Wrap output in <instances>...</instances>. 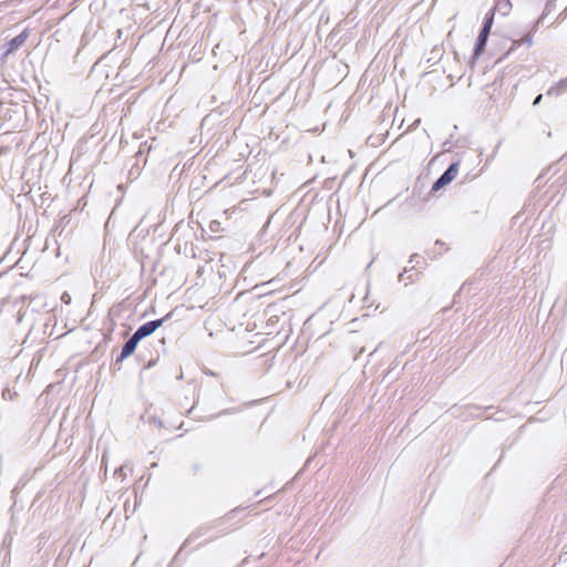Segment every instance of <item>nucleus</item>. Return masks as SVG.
Instances as JSON below:
<instances>
[{"mask_svg": "<svg viewBox=\"0 0 567 567\" xmlns=\"http://www.w3.org/2000/svg\"><path fill=\"white\" fill-rule=\"evenodd\" d=\"M458 162L452 163L444 173L434 182L432 186V190L437 192L439 189L443 188L447 184H450L457 175L458 172Z\"/></svg>", "mask_w": 567, "mask_h": 567, "instance_id": "f257e3e1", "label": "nucleus"}, {"mask_svg": "<svg viewBox=\"0 0 567 567\" xmlns=\"http://www.w3.org/2000/svg\"><path fill=\"white\" fill-rule=\"evenodd\" d=\"M168 317H169V315H166L165 317H163L161 319L147 321V322L143 323L142 326H140L133 334L136 338H138V340L141 341L142 339L154 333L165 322V320Z\"/></svg>", "mask_w": 567, "mask_h": 567, "instance_id": "f03ea898", "label": "nucleus"}, {"mask_svg": "<svg viewBox=\"0 0 567 567\" xmlns=\"http://www.w3.org/2000/svg\"><path fill=\"white\" fill-rule=\"evenodd\" d=\"M28 38H29V31L25 29L20 34H18L13 39H11L7 43V49L3 53V58H7L8 55H10L14 51H17L20 47H22Z\"/></svg>", "mask_w": 567, "mask_h": 567, "instance_id": "7ed1b4c3", "label": "nucleus"}, {"mask_svg": "<svg viewBox=\"0 0 567 567\" xmlns=\"http://www.w3.org/2000/svg\"><path fill=\"white\" fill-rule=\"evenodd\" d=\"M140 340L134 334H132L128 340L124 343L120 357L116 359V363L122 362L124 359L130 357L138 344Z\"/></svg>", "mask_w": 567, "mask_h": 567, "instance_id": "20e7f679", "label": "nucleus"}, {"mask_svg": "<svg viewBox=\"0 0 567 567\" xmlns=\"http://www.w3.org/2000/svg\"><path fill=\"white\" fill-rule=\"evenodd\" d=\"M489 33L491 32L481 29V32H480L476 43H475V48H474V52H473V56H472L473 60H476L484 52Z\"/></svg>", "mask_w": 567, "mask_h": 567, "instance_id": "39448f33", "label": "nucleus"}, {"mask_svg": "<svg viewBox=\"0 0 567 567\" xmlns=\"http://www.w3.org/2000/svg\"><path fill=\"white\" fill-rule=\"evenodd\" d=\"M566 91H567V78L560 80L558 83H556L555 85L550 86L547 90L546 94L548 96H559L560 94H563Z\"/></svg>", "mask_w": 567, "mask_h": 567, "instance_id": "423d86ee", "label": "nucleus"}, {"mask_svg": "<svg viewBox=\"0 0 567 567\" xmlns=\"http://www.w3.org/2000/svg\"><path fill=\"white\" fill-rule=\"evenodd\" d=\"M414 269V266L405 267L404 270L399 275V280L404 282V285L412 284L416 280L412 274H410Z\"/></svg>", "mask_w": 567, "mask_h": 567, "instance_id": "0eeeda50", "label": "nucleus"}, {"mask_svg": "<svg viewBox=\"0 0 567 567\" xmlns=\"http://www.w3.org/2000/svg\"><path fill=\"white\" fill-rule=\"evenodd\" d=\"M555 8V0H549L546 6H545V9L543 11V14L539 17V19L536 21L535 25H534V30L537 29V27L544 21V19L546 18V16L548 13H550V11Z\"/></svg>", "mask_w": 567, "mask_h": 567, "instance_id": "6e6552de", "label": "nucleus"}, {"mask_svg": "<svg viewBox=\"0 0 567 567\" xmlns=\"http://www.w3.org/2000/svg\"><path fill=\"white\" fill-rule=\"evenodd\" d=\"M522 43L526 44L527 47H532V45H533V43H534L533 34H532V33H528V34H526L522 40H515V41H513V44H512L511 50L516 49V48H517V47H519Z\"/></svg>", "mask_w": 567, "mask_h": 567, "instance_id": "1a4fd4ad", "label": "nucleus"}, {"mask_svg": "<svg viewBox=\"0 0 567 567\" xmlns=\"http://www.w3.org/2000/svg\"><path fill=\"white\" fill-rule=\"evenodd\" d=\"M495 9H497L503 14H507L512 9V3L509 0H498Z\"/></svg>", "mask_w": 567, "mask_h": 567, "instance_id": "9d476101", "label": "nucleus"}, {"mask_svg": "<svg viewBox=\"0 0 567 567\" xmlns=\"http://www.w3.org/2000/svg\"><path fill=\"white\" fill-rule=\"evenodd\" d=\"M493 21H494V10L492 9L485 17V21H484V24H483V30H486L488 32H491V29H492V25H493Z\"/></svg>", "mask_w": 567, "mask_h": 567, "instance_id": "9b49d317", "label": "nucleus"}, {"mask_svg": "<svg viewBox=\"0 0 567 567\" xmlns=\"http://www.w3.org/2000/svg\"><path fill=\"white\" fill-rule=\"evenodd\" d=\"M127 472H132V467L127 464L122 465L120 468L115 471V473L120 476H126Z\"/></svg>", "mask_w": 567, "mask_h": 567, "instance_id": "f8f14e48", "label": "nucleus"}, {"mask_svg": "<svg viewBox=\"0 0 567 567\" xmlns=\"http://www.w3.org/2000/svg\"><path fill=\"white\" fill-rule=\"evenodd\" d=\"M233 413V410L230 409H225L223 411H220L219 413L215 414V415H210L208 416L207 419H205V421H210V420H214L215 417L217 416H220V415H227V414H230Z\"/></svg>", "mask_w": 567, "mask_h": 567, "instance_id": "ddd939ff", "label": "nucleus"}, {"mask_svg": "<svg viewBox=\"0 0 567 567\" xmlns=\"http://www.w3.org/2000/svg\"><path fill=\"white\" fill-rule=\"evenodd\" d=\"M542 100H543V94H538V95L535 97V100H534V102H533V105H534V106L538 105V104L542 102Z\"/></svg>", "mask_w": 567, "mask_h": 567, "instance_id": "4468645a", "label": "nucleus"}, {"mask_svg": "<svg viewBox=\"0 0 567 567\" xmlns=\"http://www.w3.org/2000/svg\"><path fill=\"white\" fill-rule=\"evenodd\" d=\"M62 301L65 302V303H69L70 300H71V297L70 295H68L66 292H64L61 297Z\"/></svg>", "mask_w": 567, "mask_h": 567, "instance_id": "2eb2a0df", "label": "nucleus"}, {"mask_svg": "<svg viewBox=\"0 0 567 567\" xmlns=\"http://www.w3.org/2000/svg\"><path fill=\"white\" fill-rule=\"evenodd\" d=\"M421 120L417 118L413 122V124L411 125V128H415L419 124H420Z\"/></svg>", "mask_w": 567, "mask_h": 567, "instance_id": "dca6fc26", "label": "nucleus"}, {"mask_svg": "<svg viewBox=\"0 0 567 567\" xmlns=\"http://www.w3.org/2000/svg\"><path fill=\"white\" fill-rule=\"evenodd\" d=\"M416 258H417V255H412L410 260H409V264H413Z\"/></svg>", "mask_w": 567, "mask_h": 567, "instance_id": "f3484780", "label": "nucleus"}, {"mask_svg": "<svg viewBox=\"0 0 567 567\" xmlns=\"http://www.w3.org/2000/svg\"><path fill=\"white\" fill-rule=\"evenodd\" d=\"M195 410V404L187 411V414L190 415Z\"/></svg>", "mask_w": 567, "mask_h": 567, "instance_id": "a211bd4d", "label": "nucleus"}]
</instances>
